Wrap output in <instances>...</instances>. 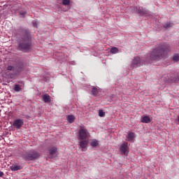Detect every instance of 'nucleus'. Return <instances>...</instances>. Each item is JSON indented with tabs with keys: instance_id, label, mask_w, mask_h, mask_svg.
I'll return each instance as SVG.
<instances>
[{
	"instance_id": "obj_1",
	"label": "nucleus",
	"mask_w": 179,
	"mask_h": 179,
	"mask_svg": "<svg viewBox=\"0 0 179 179\" xmlns=\"http://www.w3.org/2000/svg\"><path fill=\"white\" fill-rule=\"evenodd\" d=\"M171 51L170 45L164 43L159 44L155 48L150 56L148 57H139L137 56L133 59L131 66V68H138L142 66V65H148V64H152V61H157V59H162L164 58L169 52Z\"/></svg>"
},
{
	"instance_id": "obj_2",
	"label": "nucleus",
	"mask_w": 179,
	"mask_h": 179,
	"mask_svg": "<svg viewBox=\"0 0 179 179\" xmlns=\"http://www.w3.org/2000/svg\"><path fill=\"white\" fill-rule=\"evenodd\" d=\"M18 31L21 34V39L17 48L20 51L27 52L31 49V34L30 31L22 28H20Z\"/></svg>"
},
{
	"instance_id": "obj_3",
	"label": "nucleus",
	"mask_w": 179,
	"mask_h": 179,
	"mask_svg": "<svg viewBox=\"0 0 179 179\" xmlns=\"http://www.w3.org/2000/svg\"><path fill=\"white\" fill-rule=\"evenodd\" d=\"M22 157L24 159V160L30 162L31 160H36V159H38V157H40V154L37 151L31 150H29L27 154H24Z\"/></svg>"
},
{
	"instance_id": "obj_4",
	"label": "nucleus",
	"mask_w": 179,
	"mask_h": 179,
	"mask_svg": "<svg viewBox=\"0 0 179 179\" xmlns=\"http://www.w3.org/2000/svg\"><path fill=\"white\" fill-rule=\"evenodd\" d=\"M90 136V133L85 127H80L79 130V139L85 140L87 139Z\"/></svg>"
},
{
	"instance_id": "obj_5",
	"label": "nucleus",
	"mask_w": 179,
	"mask_h": 179,
	"mask_svg": "<svg viewBox=\"0 0 179 179\" xmlns=\"http://www.w3.org/2000/svg\"><path fill=\"white\" fill-rule=\"evenodd\" d=\"M165 80L169 83H177V82H179V73L175 72L171 74L170 77Z\"/></svg>"
},
{
	"instance_id": "obj_6",
	"label": "nucleus",
	"mask_w": 179,
	"mask_h": 179,
	"mask_svg": "<svg viewBox=\"0 0 179 179\" xmlns=\"http://www.w3.org/2000/svg\"><path fill=\"white\" fill-rule=\"evenodd\" d=\"M58 155H59L58 148L57 147H51L49 149V155H48L49 159H54V157H57Z\"/></svg>"
},
{
	"instance_id": "obj_7",
	"label": "nucleus",
	"mask_w": 179,
	"mask_h": 179,
	"mask_svg": "<svg viewBox=\"0 0 179 179\" xmlns=\"http://www.w3.org/2000/svg\"><path fill=\"white\" fill-rule=\"evenodd\" d=\"M121 155H128L129 152V147H128V143H124L121 145L120 148Z\"/></svg>"
},
{
	"instance_id": "obj_8",
	"label": "nucleus",
	"mask_w": 179,
	"mask_h": 179,
	"mask_svg": "<svg viewBox=\"0 0 179 179\" xmlns=\"http://www.w3.org/2000/svg\"><path fill=\"white\" fill-rule=\"evenodd\" d=\"M23 124H24V121L22 119H17L13 123V127L14 128H17V129H20L22 127H23Z\"/></svg>"
},
{
	"instance_id": "obj_9",
	"label": "nucleus",
	"mask_w": 179,
	"mask_h": 179,
	"mask_svg": "<svg viewBox=\"0 0 179 179\" xmlns=\"http://www.w3.org/2000/svg\"><path fill=\"white\" fill-rule=\"evenodd\" d=\"M79 145L80 148L82 149V151L85 150V149H87V145H89V141L86 139L80 140L79 142Z\"/></svg>"
},
{
	"instance_id": "obj_10",
	"label": "nucleus",
	"mask_w": 179,
	"mask_h": 179,
	"mask_svg": "<svg viewBox=\"0 0 179 179\" xmlns=\"http://www.w3.org/2000/svg\"><path fill=\"white\" fill-rule=\"evenodd\" d=\"M141 122H143L144 124H149V122H152V117L148 115L142 116Z\"/></svg>"
},
{
	"instance_id": "obj_11",
	"label": "nucleus",
	"mask_w": 179,
	"mask_h": 179,
	"mask_svg": "<svg viewBox=\"0 0 179 179\" xmlns=\"http://www.w3.org/2000/svg\"><path fill=\"white\" fill-rule=\"evenodd\" d=\"M136 12L139 13V15H145V13H148V10L146 9L141 7H138V8L136 7Z\"/></svg>"
},
{
	"instance_id": "obj_12",
	"label": "nucleus",
	"mask_w": 179,
	"mask_h": 179,
	"mask_svg": "<svg viewBox=\"0 0 179 179\" xmlns=\"http://www.w3.org/2000/svg\"><path fill=\"white\" fill-rule=\"evenodd\" d=\"M76 120V117L73 115H69L67 116V121L70 123L72 124Z\"/></svg>"
},
{
	"instance_id": "obj_13",
	"label": "nucleus",
	"mask_w": 179,
	"mask_h": 179,
	"mask_svg": "<svg viewBox=\"0 0 179 179\" xmlns=\"http://www.w3.org/2000/svg\"><path fill=\"white\" fill-rule=\"evenodd\" d=\"M43 99L45 103H50L51 101V97L48 94L43 95Z\"/></svg>"
},
{
	"instance_id": "obj_14",
	"label": "nucleus",
	"mask_w": 179,
	"mask_h": 179,
	"mask_svg": "<svg viewBox=\"0 0 179 179\" xmlns=\"http://www.w3.org/2000/svg\"><path fill=\"white\" fill-rule=\"evenodd\" d=\"M13 90L14 92H22V85L19 84L14 85Z\"/></svg>"
},
{
	"instance_id": "obj_15",
	"label": "nucleus",
	"mask_w": 179,
	"mask_h": 179,
	"mask_svg": "<svg viewBox=\"0 0 179 179\" xmlns=\"http://www.w3.org/2000/svg\"><path fill=\"white\" fill-rule=\"evenodd\" d=\"M127 138L129 141H132V139H134V138H135V134H134L132 132H129Z\"/></svg>"
},
{
	"instance_id": "obj_16",
	"label": "nucleus",
	"mask_w": 179,
	"mask_h": 179,
	"mask_svg": "<svg viewBox=\"0 0 179 179\" xmlns=\"http://www.w3.org/2000/svg\"><path fill=\"white\" fill-rule=\"evenodd\" d=\"M12 171H17V170H22V166L19 165H13L10 167Z\"/></svg>"
},
{
	"instance_id": "obj_17",
	"label": "nucleus",
	"mask_w": 179,
	"mask_h": 179,
	"mask_svg": "<svg viewBox=\"0 0 179 179\" xmlns=\"http://www.w3.org/2000/svg\"><path fill=\"white\" fill-rule=\"evenodd\" d=\"M110 51V54H118L120 52V50L116 47H113Z\"/></svg>"
},
{
	"instance_id": "obj_18",
	"label": "nucleus",
	"mask_w": 179,
	"mask_h": 179,
	"mask_svg": "<svg viewBox=\"0 0 179 179\" xmlns=\"http://www.w3.org/2000/svg\"><path fill=\"white\" fill-rule=\"evenodd\" d=\"M173 61H174V62H178V61H179V54L178 53H176L173 55Z\"/></svg>"
},
{
	"instance_id": "obj_19",
	"label": "nucleus",
	"mask_w": 179,
	"mask_h": 179,
	"mask_svg": "<svg viewBox=\"0 0 179 179\" xmlns=\"http://www.w3.org/2000/svg\"><path fill=\"white\" fill-rule=\"evenodd\" d=\"M97 93H99V88L93 87L92 90V94L94 96H96Z\"/></svg>"
},
{
	"instance_id": "obj_20",
	"label": "nucleus",
	"mask_w": 179,
	"mask_h": 179,
	"mask_svg": "<svg viewBox=\"0 0 179 179\" xmlns=\"http://www.w3.org/2000/svg\"><path fill=\"white\" fill-rule=\"evenodd\" d=\"M164 29H170V27H173V23L171 22H166L164 24Z\"/></svg>"
},
{
	"instance_id": "obj_21",
	"label": "nucleus",
	"mask_w": 179,
	"mask_h": 179,
	"mask_svg": "<svg viewBox=\"0 0 179 179\" xmlns=\"http://www.w3.org/2000/svg\"><path fill=\"white\" fill-rule=\"evenodd\" d=\"M91 146H92L93 148H96V146H97L99 145V141H93L91 142Z\"/></svg>"
},
{
	"instance_id": "obj_22",
	"label": "nucleus",
	"mask_w": 179,
	"mask_h": 179,
	"mask_svg": "<svg viewBox=\"0 0 179 179\" xmlns=\"http://www.w3.org/2000/svg\"><path fill=\"white\" fill-rule=\"evenodd\" d=\"M63 5H69L71 3V0H63L62 1Z\"/></svg>"
},
{
	"instance_id": "obj_23",
	"label": "nucleus",
	"mask_w": 179,
	"mask_h": 179,
	"mask_svg": "<svg viewBox=\"0 0 179 179\" xmlns=\"http://www.w3.org/2000/svg\"><path fill=\"white\" fill-rule=\"evenodd\" d=\"M7 71H15V66L8 65L7 66Z\"/></svg>"
},
{
	"instance_id": "obj_24",
	"label": "nucleus",
	"mask_w": 179,
	"mask_h": 179,
	"mask_svg": "<svg viewBox=\"0 0 179 179\" xmlns=\"http://www.w3.org/2000/svg\"><path fill=\"white\" fill-rule=\"evenodd\" d=\"M27 13L24 10L20 11V15H21V16H26Z\"/></svg>"
},
{
	"instance_id": "obj_25",
	"label": "nucleus",
	"mask_w": 179,
	"mask_h": 179,
	"mask_svg": "<svg viewBox=\"0 0 179 179\" xmlns=\"http://www.w3.org/2000/svg\"><path fill=\"white\" fill-rule=\"evenodd\" d=\"M99 117H106V113H99Z\"/></svg>"
},
{
	"instance_id": "obj_26",
	"label": "nucleus",
	"mask_w": 179,
	"mask_h": 179,
	"mask_svg": "<svg viewBox=\"0 0 179 179\" xmlns=\"http://www.w3.org/2000/svg\"><path fill=\"white\" fill-rule=\"evenodd\" d=\"M3 172L0 171V177H3Z\"/></svg>"
},
{
	"instance_id": "obj_27",
	"label": "nucleus",
	"mask_w": 179,
	"mask_h": 179,
	"mask_svg": "<svg viewBox=\"0 0 179 179\" xmlns=\"http://www.w3.org/2000/svg\"><path fill=\"white\" fill-rule=\"evenodd\" d=\"M33 26H34V27H37V22H34V23H33Z\"/></svg>"
},
{
	"instance_id": "obj_28",
	"label": "nucleus",
	"mask_w": 179,
	"mask_h": 179,
	"mask_svg": "<svg viewBox=\"0 0 179 179\" xmlns=\"http://www.w3.org/2000/svg\"><path fill=\"white\" fill-rule=\"evenodd\" d=\"M99 113H104V111H103L102 109H100V110H99Z\"/></svg>"
}]
</instances>
